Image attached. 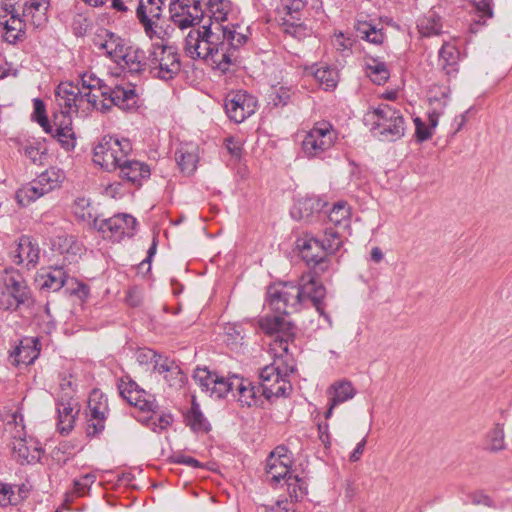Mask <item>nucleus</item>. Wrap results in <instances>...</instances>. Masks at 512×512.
Instances as JSON below:
<instances>
[{"label":"nucleus","instance_id":"obj_45","mask_svg":"<svg viewBox=\"0 0 512 512\" xmlns=\"http://www.w3.org/2000/svg\"><path fill=\"white\" fill-rule=\"evenodd\" d=\"M292 90L287 86H273L271 92L268 95V103L273 107H284L291 99Z\"/></svg>","mask_w":512,"mask_h":512},{"label":"nucleus","instance_id":"obj_6","mask_svg":"<svg viewBox=\"0 0 512 512\" xmlns=\"http://www.w3.org/2000/svg\"><path fill=\"white\" fill-rule=\"evenodd\" d=\"M364 123L375 137L382 141H395L405 132L404 118L400 111L388 104L366 112Z\"/></svg>","mask_w":512,"mask_h":512},{"label":"nucleus","instance_id":"obj_49","mask_svg":"<svg viewBox=\"0 0 512 512\" xmlns=\"http://www.w3.org/2000/svg\"><path fill=\"white\" fill-rule=\"evenodd\" d=\"M326 256L335 253L342 245L339 233L333 228H327L324 231V238L320 239Z\"/></svg>","mask_w":512,"mask_h":512},{"label":"nucleus","instance_id":"obj_46","mask_svg":"<svg viewBox=\"0 0 512 512\" xmlns=\"http://www.w3.org/2000/svg\"><path fill=\"white\" fill-rule=\"evenodd\" d=\"M350 208L346 202L335 203L328 214V219L335 226H346L349 222Z\"/></svg>","mask_w":512,"mask_h":512},{"label":"nucleus","instance_id":"obj_55","mask_svg":"<svg viewBox=\"0 0 512 512\" xmlns=\"http://www.w3.org/2000/svg\"><path fill=\"white\" fill-rule=\"evenodd\" d=\"M144 5L145 15L151 19H159L161 15V0H140L138 5Z\"/></svg>","mask_w":512,"mask_h":512},{"label":"nucleus","instance_id":"obj_34","mask_svg":"<svg viewBox=\"0 0 512 512\" xmlns=\"http://www.w3.org/2000/svg\"><path fill=\"white\" fill-rule=\"evenodd\" d=\"M307 75H311L315 80L325 87V90L336 87V73L327 65H312L305 69Z\"/></svg>","mask_w":512,"mask_h":512},{"label":"nucleus","instance_id":"obj_54","mask_svg":"<svg viewBox=\"0 0 512 512\" xmlns=\"http://www.w3.org/2000/svg\"><path fill=\"white\" fill-rule=\"evenodd\" d=\"M415 124V136L418 142H425L432 138L431 128L428 127V124L423 122L421 118H414Z\"/></svg>","mask_w":512,"mask_h":512},{"label":"nucleus","instance_id":"obj_30","mask_svg":"<svg viewBox=\"0 0 512 512\" xmlns=\"http://www.w3.org/2000/svg\"><path fill=\"white\" fill-rule=\"evenodd\" d=\"M57 412L58 431L63 435H67L74 428L75 419L79 413V407L72 401L60 402L57 405Z\"/></svg>","mask_w":512,"mask_h":512},{"label":"nucleus","instance_id":"obj_8","mask_svg":"<svg viewBox=\"0 0 512 512\" xmlns=\"http://www.w3.org/2000/svg\"><path fill=\"white\" fill-rule=\"evenodd\" d=\"M147 69L154 77L164 81L175 78L181 70L179 54L175 47L155 43L146 59Z\"/></svg>","mask_w":512,"mask_h":512},{"label":"nucleus","instance_id":"obj_10","mask_svg":"<svg viewBox=\"0 0 512 512\" xmlns=\"http://www.w3.org/2000/svg\"><path fill=\"white\" fill-rule=\"evenodd\" d=\"M338 139V133L330 122L319 121L306 131L301 143V151L309 158H322Z\"/></svg>","mask_w":512,"mask_h":512},{"label":"nucleus","instance_id":"obj_58","mask_svg":"<svg viewBox=\"0 0 512 512\" xmlns=\"http://www.w3.org/2000/svg\"><path fill=\"white\" fill-rule=\"evenodd\" d=\"M332 44L337 51H346L352 47L353 41L350 38H346L342 32L334 35Z\"/></svg>","mask_w":512,"mask_h":512},{"label":"nucleus","instance_id":"obj_9","mask_svg":"<svg viewBox=\"0 0 512 512\" xmlns=\"http://www.w3.org/2000/svg\"><path fill=\"white\" fill-rule=\"evenodd\" d=\"M132 151V144L128 139H118L106 135L101 138L94 148L93 161L106 171H114Z\"/></svg>","mask_w":512,"mask_h":512},{"label":"nucleus","instance_id":"obj_64","mask_svg":"<svg viewBox=\"0 0 512 512\" xmlns=\"http://www.w3.org/2000/svg\"><path fill=\"white\" fill-rule=\"evenodd\" d=\"M157 354L151 349H141L137 352V360L140 364L153 363Z\"/></svg>","mask_w":512,"mask_h":512},{"label":"nucleus","instance_id":"obj_23","mask_svg":"<svg viewBox=\"0 0 512 512\" xmlns=\"http://www.w3.org/2000/svg\"><path fill=\"white\" fill-rule=\"evenodd\" d=\"M119 176L135 186H141L151 175L150 167L141 161L125 158L117 168Z\"/></svg>","mask_w":512,"mask_h":512},{"label":"nucleus","instance_id":"obj_11","mask_svg":"<svg viewBox=\"0 0 512 512\" xmlns=\"http://www.w3.org/2000/svg\"><path fill=\"white\" fill-rule=\"evenodd\" d=\"M94 226L102 233L103 237L119 242L124 237L134 236L137 221L132 215L123 213L107 219L95 218Z\"/></svg>","mask_w":512,"mask_h":512},{"label":"nucleus","instance_id":"obj_39","mask_svg":"<svg viewBox=\"0 0 512 512\" xmlns=\"http://www.w3.org/2000/svg\"><path fill=\"white\" fill-rule=\"evenodd\" d=\"M357 35L373 44H381L384 41V33L373 24L357 19L355 24Z\"/></svg>","mask_w":512,"mask_h":512},{"label":"nucleus","instance_id":"obj_59","mask_svg":"<svg viewBox=\"0 0 512 512\" xmlns=\"http://www.w3.org/2000/svg\"><path fill=\"white\" fill-rule=\"evenodd\" d=\"M225 146L231 156L236 159L241 157L242 145L238 140L234 139L233 137L227 138L225 140Z\"/></svg>","mask_w":512,"mask_h":512},{"label":"nucleus","instance_id":"obj_38","mask_svg":"<svg viewBox=\"0 0 512 512\" xmlns=\"http://www.w3.org/2000/svg\"><path fill=\"white\" fill-rule=\"evenodd\" d=\"M367 76L377 85L384 84L390 76L389 70L384 62L370 58L365 63Z\"/></svg>","mask_w":512,"mask_h":512},{"label":"nucleus","instance_id":"obj_42","mask_svg":"<svg viewBox=\"0 0 512 512\" xmlns=\"http://www.w3.org/2000/svg\"><path fill=\"white\" fill-rule=\"evenodd\" d=\"M144 5H138L136 8L137 18L144 27L146 35L151 39L162 40V35L165 33L161 27H158L157 23L153 21L148 15H145Z\"/></svg>","mask_w":512,"mask_h":512},{"label":"nucleus","instance_id":"obj_56","mask_svg":"<svg viewBox=\"0 0 512 512\" xmlns=\"http://www.w3.org/2000/svg\"><path fill=\"white\" fill-rule=\"evenodd\" d=\"M95 481V476L87 474L79 480L74 481V493L77 496H84Z\"/></svg>","mask_w":512,"mask_h":512},{"label":"nucleus","instance_id":"obj_14","mask_svg":"<svg viewBox=\"0 0 512 512\" xmlns=\"http://www.w3.org/2000/svg\"><path fill=\"white\" fill-rule=\"evenodd\" d=\"M108 400L99 390H93L88 399L86 433L90 437L100 434L105 428Z\"/></svg>","mask_w":512,"mask_h":512},{"label":"nucleus","instance_id":"obj_12","mask_svg":"<svg viewBox=\"0 0 512 512\" xmlns=\"http://www.w3.org/2000/svg\"><path fill=\"white\" fill-rule=\"evenodd\" d=\"M224 108L231 121L242 123L255 113L257 100L246 91H232L225 98Z\"/></svg>","mask_w":512,"mask_h":512},{"label":"nucleus","instance_id":"obj_53","mask_svg":"<svg viewBox=\"0 0 512 512\" xmlns=\"http://www.w3.org/2000/svg\"><path fill=\"white\" fill-rule=\"evenodd\" d=\"M172 422V415L167 413L159 415L157 419L151 417L148 422V425L154 432L161 433L162 431L166 430L172 424Z\"/></svg>","mask_w":512,"mask_h":512},{"label":"nucleus","instance_id":"obj_60","mask_svg":"<svg viewBox=\"0 0 512 512\" xmlns=\"http://www.w3.org/2000/svg\"><path fill=\"white\" fill-rule=\"evenodd\" d=\"M24 153L25 156L29 158L32 163H41L43 152L40 150V148L33 145H27L24 147Z\"/></svg>","mask_w":512,"mask_h":512},{"label":"nucleus","instance_id":"obj_35","mask_svg":"<svg viewBox=\"0 0 512 512\" xmlns=\"http://www.w3.org/2000/svg\"><path fill=\"white\" fill-rule=\"evenodd\" d=\"M35 180V185L39 186L44 194L49 193L55 188L59 187L63 180V173L56 168H49L42 172Z\"/></svg>","mask_w":512,"mask_h":512},{"label":"nucleus","instance_id":"obj_47","mask_svg":"<svg viewBox=\"0 0 512 512\" xmlns=\"http://www.w3.org/2000/svg\"><path fill=\"white\" fill-rule=\"evenodd\" d=\"M306 6V0H282V7L290 19L284 18V24L295 26L299 21V14Z\"/></svg>","mask_w":512,"mask_h":512},{"label":"nucleus","instance_id":"obj_62","mask_svg":"<svg viewBox=\"0 0 512 512\" xmlns=\"http://www.w3.org/2000/svg\"><path fill=\"white\" fill-rule=\"evenodd\" d=\"M14 492L12 488L8 485L0 484V505L7 506L12 504V497Z\"/></svg>","mask_w":512,"mask_h":512},{"label":"nucleus","instance_id":"obj_52","mask_svg":"<svg viewBox=\"0 0 512 512\" xmlns=\"http://www.w3.org/2000/svg\"><path fill=\"white\" fill-rule=\"evenodd\" d=\"M34 117L46 133H52L53 127L49 124L45 114V105L42 100L34 99Z\"/></svg>","mask_w":512,"mask_h":512},{"label":"nucleus","instance_id":"obj_15","mask_svg":"<svg viewBox=\"0 0 512 512\" xmlns=\"http://www.w3.org/2000/svg\"><path fill=\"white\" fill-rule=\"evenodd\" d=\"M247 41L246 35L237 32L235 28L222 27L221 43V72L228 71L231 65L239 60V48Z\"/></svg>","mask_w":512,"mask_h":512},{"label":"nucleus","instance_id":"obj_57","mask_svg":"<svg viewBox=\"0 0 512 512\" xmlns=\"http://www.w3.org/2000/svg\"><path fill=\"white\" fill-rule=\"evenodd\" d=\"M73 212L81 220L90 218V203L85 198H78L73 205Z\"/></svg>","mask_w":512,"mask_h":512},{"label":"nucleus","instance_id":"obj_33","mask_svg":"<svg viewBox=\"0 0 512 512\" xmlns=\"http://www.w3.org/2000/svg\"><path fill=\"white\" fill-rule=\"evenodd\" d=\"M186 425L194 432L207 433L210 431V424L200 410L199 404L193 398L190 409L185 414Z\"/></svg>","mask_w":512,"mask_h":512},{"label":"nucleus","instance_id":"obj_50","mask_svg":"<svg viewBox=\"0 0 512 512\" xmlns=\"http://www.w3.org/2000/svg\"><path fill=\"white\" fill-rule=\"evenodd\" d=\"M475 6L479 13V19L475 20L476 24L484 25L487 19L493 17V7L491 0H469Z\"/></svg>","mask_w":512,"mask_h":512},{"label":"nucleus","instance_id":"obj_4","mask_svg":"<svg viewBox=\"0 0 512 512\" xmlns=\"http://www.w3.org/2000/svg\"><path fill=\"white\" fill-rule=\"evenodd\" d=\"M48 7L49 0H23L20 15L12 0L3 3L4 14H0V24L5 30V40L9 43L21 40L27 24L34 28L45 25Z\"/></svg>","mask_w":512,"mask_h":512},{"label":"nucleus","instance_id":"obj_48","mask_svg":"<svg viewBox=\"0 0 512 512\" xmlns=\"http://www.w3.org/2000/svg\"><path fill=\"white\" fill-rule=\"evenodd\" d=\"M450 88L447 86H433L429 90V103L432 107L444 109L448 103Z\"/></svg>","mask_w":512,"mask_h":512},{"label":"nucleus","instance_id":"obj_44","mask_svg":"<svg viewBox=\"0 0 512 512\" xmlns=\"http://www.w3.org/2000/svg\"><path fill=\"white\" fill-rule=\"evenodd\" d=\"M50 134L57 139L65 150L69 151L75 147L74 132L70 127V123L53 128V131Z\"/></svg>","mask_w":512,"mask_h":512},{"label":"nucleus","instance_id":"obj_26","mask_svg":"<svg viewBox=\"0 0 512 512\" xmlns=\"http://www.w3.org/2000/svg\"><path fill=\"white\" fill-rule=\"evenodd\" d=\"M40 249L36 242L29 236L23 235L19 238L14 262L16 264H26L27 267H34L39 260Z\"/></svg>","mask_w":512,"mask_h":512},{"label":"nucleus","instance_id":"obj_32","mask_svg":"<svg viewBox=\"0 0 512 512\" xmlns=\"http://www.w3.org/2000/svg\"><path fill=\"white\" fill-rule=\"evenodd\" d=\"M175 159L184 174L190 175L196 170L198 155L195 147L181 146L175 152Z\"/></svg>","mask_w":512,"mask_h":512},{"label":"nucleus","instance_id":"obj_41","mask_svg":"<svg viewBox=\"0 0 512 512\" xmlns=\"http://www.w3.org/2000/svg\"><path fill=\"white\" fill-rule=\"evenodd\" d=\"M290 463L279 462L275 464V458L268 457L266 464L267 481L271 484H277L280 480H286L289 474Z\"/></svg>","mask_w":512,"mask_h":512},{"label":"nucleus","instance_id":"obj_16","mask_svg":"<svg viewBox=\"0 0 512 512\" xmlns=\"http://www.w3.org/2000/svg\"><path fill=\"white\" fill-rule=\"evenodd\" d=\"M193 379L210 397L223 398L229 393V377L221 376L206 367L196 368Z\"/></svg>","mask_w":512,"mask_h":512},{"label":"nucleus","instance_id":"obj_17","mask_svg":"<svg viewBox=\"0 0 512 512\" xmlns=\"http://www.w3.org/2000/svg\"><path fill=\"white\" fill-rule=\"evenodd\" d=\"M229 393L235 398L241 407H252L258 403V388H256L251 381L232 375L228 381Z\"/></svg>","mask_w":512,"mask_h":512},{"label":"nucleus","instance_id":"obj_27","mask_svg":"<svg viewBox=\"0 0 512 512\" xmlns=\"http://www.w3.org/2000/svg\"><path fill=\"white\" fill-rule=\"evenodd\" d=\"M323 202L316 196H305L298 199L291 209V216L296 220H308L323 208Z\"/></svg>","mask_w":512,"mask_h":512},{"label":"nucleus","instance_id":"obj_51","mask_svg":"<svg viewBox=\"0 0 512 512\" xmlns=\"http://www.w3.org/2000/svg\"><path fill=\"white\" fill-rule=\"evenodd\" d=\"M286 483L288 485L290 496L295 498V500H298L299 498H302L304 495H306L307 491L305 482L298 476L293 477L289 475L286 479Z\"/></svg>","mask_w":512,"mask_h":512},{"label":"nucleus","instance_id":"obj_2","mask_svg":"<svg viewBox=\"0 0 512 512\" xmlns=\"http://www.w3.org/2000/svg\"><path fill=\"white\" fill-rule=\"evenodd\" d=\"M320 274L322 273L318 269H314L303 273L297 284L280 282L269 286L267 302L276 312L274 316H281L289 321L285 315L298 312L306 301H311L319 314L328 319L323 306L326 289L318 279Z\"/></svg>","mask_w":512,"mask_h":512},{"label":"nucleus","instance_id":"obj_19","mask_svg":"<svg viewBox=\"0 0 512 512\" xmlns=\"http://www.w3.org/2000/svg\"><path fill=\"white\" fill-rule=\"evenodd\" d=\"M327 394L329 396V401L328 409L325 413L326 419L332 416L333 409L336 406L353 399L357 394V390L353 386L352 382L342 379L332 383L327 390Z\"/></svg>","mask_w":512,"mask_h":512},{"label":"nucleus","instance_id":"obj_13","mask_svg":"<svg viewBox=\"0 0 512 512\" xmlns=\"http://www.w3.org/2000/svg\"><path fill=\"white\" fill-rule=\"evenodd\" d=\"M296 244L302 259L308 266L318 269L321 273L328 270L329 259L325 254L319 238L305 234L303 237L297 239Z\"/></svg>","mask_w":512,"mask_h":512},{"label":"nucleus","instance_id":"obj_7","mask_svg":"<svg viewBox=\"0 0 512 512\" xmlns=\"http://www.w3.org/2000/svg\"><path fill=\"white\" fill-rule=\"evenodd\" d=\"M0 309L15 311L21 306L30 307L34 300L23 275L14 268L5 269L0 277Z\"/></svg>","mask_w":512,"mask_h":512},{"label":"nucleus","instance_id":"obj_25","mask_svg":"<svg viewBox=\"0 0 512 512\" xmlns=\"http://www.w3.org/2000/svg\"><path fill=\"white\" fill-rule=\"evenodd\" d=\"M170 18L175 26L180 29H187L199 24L204 16L203 8L180 7L170 5Z\"/></svg>","mask_w":512,"mask_h":512},{"label":"nucleus","instance_id":"obj_1","mask_svg":"<svg viewBox=\"0 0 512 512\" xmlns=\"http://www.w3.org/2000/svg\"><path fill=\"white\" fill-rule=\"evenodd\" d=\"M258 324L265 334L274 337L270 347L277 355L274 362L260 372L262 394L269 401L287 397L292 391L288 377L295 371L293 359L289 356V347L294 341L296 327L281 316H262Z\"/></svg>","mask_w":512,"mask_h":512},{"label":"nucleus","instance_id":"obj_20","mask_svg":"<svg viewBox=\"0 0 512 512\" xmlns=\"http://www.w3.org/2000/svg\"><path fill=\"white\" fill-rule=\"evenodd\" d=\"M120 395L132 406L141 410H152L154 403L146 399L147 393L130 379H120L118 383Z\"/></svg>","mask_w":512,"mask_h":512},{"label":"nucleus","instance_id":"obj_43","mask_svg":"<svg viewBox=\"0 0 512 512\" xmlns=\"http://www.w3.org/2000/svg\"><path fill=\"white\" fill-rule=\"evenodd\" d=\"M43 195H45L44 192L39 190L38 185H35V180L23 185L16 191V199L21 206H27Z\"/></svg>","mask_w":512,"mask_h":512},{"label":"nucleus","instance_id":"obj_40","mask_svg":"<svg viewBox=\"0 0 512 512\" xmlns=\"http://www.w3.org/2000/svg\"><path fill=\"white\" fill-rule=\"evenodd\" d=\"M506 448L503 425L496 424L485 437V449L492 453L503 451Z\"/></svg>","mask_w":512,"mask_h":512},{"label":"nucleus","instance_id":"obj_3","mask_svg":"<svg viewBox=\"0 0 512 512\" xmlns=\"http://www.w3.org/2000/svg\"><path fill=\"white\" fill-rule=\"evenodd\" d=\"M80 81L82 88L88 90L84 93L86 102L95 110L105 113L114 105L127 110L136 104L137 95L131 85L111 87L104 80L90 72L83 73Z\"/></svg>","mask_w":512,"mask_h":512},{"label":"nucleus","instance_id":"obj_5","mask_svg":"<svg viewBox=\"0 0 512 512\" xmlns=\"http://www.w3.org/2000/svg\"><path fill=\"white\" fill-rule=\"evenodd\" d=\"M212 25L209 23L190 29L184 38L183 50L192 60H203L221 71L220 35Z\"/></svg>","mask_w":512,"mask_h":512},{"label":"nucleus","instance_id":"obj_21","mask_svg":"<svg viewBox=\"0 0 512 512\" xmlns=\"http://www.w3.org/2000/svg\"><path fill=\"white\" fill-rule=\"evenodd\" d=\"M68 275L62 266L42 268L37 273L35 281L43 291L57 292L66 283Z\"/></svg>","mask_w":512,"mask_h":512},{"label":"nucleus","instance_id":"obj_28","mask_svg":"<svg viewBox=\"0 0 512 512\" xmlns=\"http://www.w3.org/2000/svg\"><path fill=\"white\" fill-rule=\"evenodd\" d=\"M146 59L142 50L127 47L123 53V58H120L116 63L131 74H139L147 69Z\"/></svg>","mask_w":512,"mask_h":512},{"label":"nucleus","instance_id":"obj_29","mask_svg":"<svg viewBox=\"0 0 512 512\" xmlns=\"http://www.w3.org/2000/svg\"><path fill=\"white\" fill-rule=\"evenodd\" d=\"M459 55L458 49L448 42H445L439 51V66L447 75L448 80L454 78L458 73Z\"/></svg>","mask_w":512,"mask_h":512},{"label":"nucleus","instance_id":"obj_24","mask_svg":"<svg viewBox=\"0 0 512 512\" xmlns=\"http://www.w3.org/2000/svg\"><path fill=\"white\" fill-rule=\"evenodd\" d=\"M41 343L36 337H26L10 354L15 364H32L40 355Z\"/></svg>","mask_w":512,"mask_h":512},{"label":"nucleus","instance_id":"obj_22","mask_svg":"<svg viewBox=\"0 0 512 512\" xmlns=\"http://www.w3.org/2000/svg\"><path fill=\"white\" fill-rule=\"evenodd\" d=\"M94 44L99 50H103L115 63L123 58L126 50L124 40L113 32L102 29L94 39Z\"/></svg>","mask_w":512,"mask_h":512},{"label":"nucleus","instance_id":"obj_37","mask_svg":"<svg viewBox=\"0 0 512 512\" xmlns=\"http://www.w3.org/2000/svg\"><path fill=\"white\" fill-rule=\"evenodd\" d=\"M207 7L210 19L217 23L213 29L219 30L222 28L219 23L227 20V15L232 9V3L229 0H209Z\"/></svg>","mask_w":512,"mask_h":512},{"label":"nucleus","instance_id":"obj_61","mask_svg":"<svg viewBox=\"0 0 512 512\" xmlns=\"http://www.w3.org/2000/svg\"><path fill=\"white\" fill-rule=\"evenodd\" d=\"M154 370L157 371L160 374L166 373L171 371L173 362L168 360L167 358H162L160 355H157V357L154 360Z\"/></svg>","mask_w":512,"mask_h":512},{"label":"nucleus","instance_id":"obj_36","mask_svg":"<svg viewBox=\"0 0 512 512\" xmlns=\"http://www.w3.org/2000/svg\"><path fill=\"white\" fill-rule=\"evenodd\" d=\"M417 28L423 37L439 35L442 32L441 19L435 12H429L418 21Z\"/></svg>","mask_w":512,"mask_h":512},{"label":"nucleus","instance_id":"obj_31","mask_svg":"<svg viewBox=\"0 0 512 512\" xmlns=\"http://www.w3.org/2000/svg\"><path fill=\"white\" fill-rule=\"evenodd\" d=\"M13 453L21 464H31L39 461L41 449L32 441L17 439L13 443Z\"/></svg>","mask_w":512,"mask_h":512},{"label":"nucleus","instance_id":"obj_63","mask_svg":"<svg viewBox=\"0 0 512 512\" xmlns=\"http://www.w3.org/2000/svg\"><path fill=\"white\" fill-rule=\"evenodd\" d=\"M444 109L438 107H432L428 112V127L431 128L433 133L434 129L438 125L439 117L443 114Z\"/></svg>","mask_w":512,"mask_h":512},{"label":"nucleus","instance_id":"obj_18","mask_svg":"<svg viewBox=\"0 0 512 512\" xmlns=\"http://www.w3.org/2000/svg\"><path fill=\"white\" fill-rule=\"evenodd\" d=\"M56 101L63 114H70L78 111L79 105L86 101V96L78 86L65 82L57 87Z\"/></svg>","mask_w":512,"mask_h":512}]
</instances>
